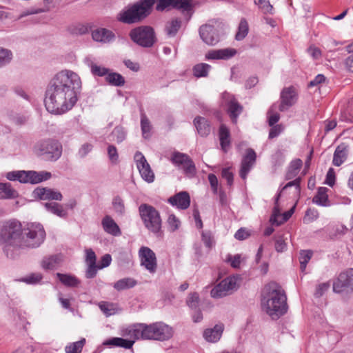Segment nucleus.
<instances>
[{"mask_svg":"<svg viewBox=\"0 0 353 353\" xmlns=\"http://www.w3.org/2000/svg\"><path fill=\"white\" fill-rule=\"evenodd\" d=\"M81 88L79 76L72 70L58 72L50 81L44 100L46 110L54 114H62L72 109L77 101Z\"/></svg>","mask_w":353,"mask_h":353,"instance_id":"obj_1","label":"nucleus"},{"mask_svg":"<svg viewBox=\"0 0 353 353\" xmlns=\"http://www.w3.org/2000/svg\"><path fill=\"white\" fill-rule=\"evenodd\" d=\"M261 307L272 319H277L287 312V297L283 289L275 283L264 288Z\"/></svg>","mask_w":353,"mask_h":353,"instance_id":"obj_2","label":"nucleus"},{"mask_svg":"<svg viewBox=\"0 0 353 353\" xmlns=\"http://www.w3.org/2000/svg\"><path fill=\"white\" fill-rule=\"evenodd\" d=\"M122 334L134 339L165 341L172 336L173 330L161 322L150 325L135 323L123 330Z\"/></svg>","mask_w":353,"mask_h":353,"instance_id":"obj_3","label":"nucleus"},{"mask_svg":"<svg viewBox=\"0 0 353 353\" xmlns=\"http://www.w3.org/2000/svg\"><path fill=\"white\" fill-rule=\"evenodd\" d=\"M21 232V223L16 219H10L0 223V245L3 246V251L8 256H10L9 250L11 248H19Z\"/></svg>","mask_w":353,"mask_h":353,"instance_id":"obj_4","label":"nucleus"},{"mask_svg":"<svg viewBox=\"0 0 353 353\" xmlns=\"http://www.w3.org/2000/svg\"><path fill=\"white\" fill-rule=\"evenodd\" d=\"M46 232L39 223H28L22 228L19 248H37L45 241Z\"/></svg>","mask_w":353,"mask_h":353,"instance_id":"obj_5","label":"nucleus"},{"mask_svg":"<svg viewBox=\"0 0 353 353\" xmlns=\"http://www.w3.org/2000/svg\"><path fill=\"white\" fill-rule=\"evenodd\" d=\"M156 0H141L139 3L122 10L119 14V20L125 23H133L148 16Z\"/></svg>","mask_w":353,"mask_h":353,"instance_id":"obj_6","label":"nucleus"},{"mask_svg":"<svg viewBox=\"0 0 353 353\" xmlns=\"http://www.w3.org/2000/svg\"><path fill=\"white\" fill-rule=\"evenodd\" d=\"M139 210L145 227L156 236H161L162 221L159 212L148 204H141Z\"/></svg>","mask_w":353,"mask_h":353,"instance_id":"obj_7","label":"nucleus"},{"mask_svg":"<svg viewBox=\"0 0 353 353\" xmlns=\"http://www.w3.org/2000/svg\"><path fill=\"white\" fill-rule=\"evenodd\" d=\"M35 152L46 160L57 161L62 154V145L59 141L47 139L38 142L34 146Z\"/></svg>","mask_w":353,"mask_h":353,"instance_id":"obj_8","label":"nucleus"},{"mask_svg":"<svg viewBox=\"0 0 353 353\" xmlns=\"http://www.w3.org/2000/svg\"><path fill=\"white\" fill-rule=\"evenodd\" d=\"M51 173L46 171H12L6 174V178L10 181H18L23 183L36 184L48 180L51 178Z\"/></svg>","mask_w":353,"mask_h":353,"instance_id":"obj_9","label":"nucleus"},{"mask_svg":"<svg viewBox=\"0 0 353 353\" xmlns=\"http://www.w3.org/2000/svg\"><path fill=\"white\" fill-rule=\"evenodd\" d=\"M240 283V276L232 275L228 276L211 290L210 295L214 299H220L229 296L239 289Z\"/></svg>","mask_w":353,"mask_h":353,"instance_id":"obj_10","label":"nucleus"},{"mask_svg":"<svg viewBox=\"0 0 353 353\" xmlns=\"http://www.w3.org/2000/svg\"><path fill=\"white\" fill-rule=\"evenodd\" d=\"M130 37L134 43L144 48L151 47L155 41L154 30L148 26H140L132 29L130 32Z\"/></svg>","mask_w":353,"mask_h":353,"instance_id":"obj_11","label":"nucleus"},{"mask_svg":"<svg viewBox=\"0 0 353 353\" xmlns=\"http://www.w3.org/2000/svg\"><path fill=\"white\" fill-rule=\"evenodd\" d=\"M333 291L339 294L353 292V268L341 272L333 283Z\"/></svg>","mask_w":353,"mask_h":353,"instance_id":"obj_12","label":"nucleus"},{"mask_svg":"<svg viewBox=\"0 0 353 353\" xmlns=\"http://www.w3.org/2000/svg\"><path fill=\"white\" fill-rule=\"evenodd\" d=\"M171 161L175 165L182 169L187 176L192 177L195 175V165L187 154L181 152H174L172 154Z\"/></svg>","mask_w":353,"mask_h":353,"instance_id":"obj_13","label":"nucleus"},{"mask_svg":"<svg viewBox=\"0 0 353 353\" xmlns=\"http://www.w3.org/2000/svg\"><path fill=\"white\" fill-rule=\"evenodd\" d=\"M139 257L142 267L150 273L154 274L157 271V261L155 253L148 247L143 246L139 250Z\"/></svg>","mask_w":353,"mask_h":353,"instance_id":"obj_14","label":"nucleus"},{"mask_svg":"<svg viewBox=\"0 0 353 353\" xmlns=\"http://www.w3.org/2000/svg\"><path fill=\"white\" fill-rule=\"evenodd\" d=\"M134 159L141 178L148 183L153 182L154 174L143 154L141 152H137Z\"/></svg>","mask_w":353,"mask_h":353,"instance_id":"obj_15","label":"nucleus"},{"mask_svg":"<svg viewBox=\"0 0 353 353\" xmlns=\"http://www.w3.org/2000/svg\"><path fill=\"white\" fill-rule=\"evenodd\" d=\"M192 1L193 0H159L157 4L156 9L158 11H163L165 8L172 6L190 12L192 8Z\"/></svg>","mask_w":353,"mask_h":353,"instance_id":"obj_16","label":"nucleus"},{"mask_svg":"<svg viewBox=\"0 0 353 353\" xmlns=\"http://www.w3.org/2000/svg\"><path fill=\"white\" fill-rule=\"evenodd\" d=\"M199 35L202 41L208 46H215L220 41L219 35L214 26L205 24L199 28Z\"/></svg>","mask_w":353,"mask_h":353,"instance_id":"obj_17","label":"nucleus"},{"mask_svg":"<svg viewBox=\"0 0 353 353\" xmlns=\"http://www.w3.org/2000/svg\"><path fill=\"white\" fill-rule=\"evenodd\" d=\"M296 101V94L295 90L292 88H284L281 93V104L279 109L283 112L292 106Z\"/></svg>","mask_w":353,"mask_h":353,"instance_id":"obj_18","label":"nucleus"},{"mask_svg":"<svg viewBox=\"0 0 353 353\" xmlns=\"http://www.w3.org/2000/svg\"><path fill=\"white\" fill-rule=\"evenodd\" d=\"M256 157V153L252 149L249 148L246 150V154L242 159L241 166L239 172L240 176L243 179H246L248 174L254 165Z\"/></svg>","mask_w":353,"mask_h":353,"instance_id":"obj_19","label":"nucleus"},{"mask_svg":"<svg viewBox=\"0 0 353 353\" xmlns=\"http://www.w3.org/2000/svg\"><path fill=\"white\" fill-rule=\"evenodd\" d=\"M34 198L41 200H55L61 201L63 196L59 191H56L48 188H37L33 191Z\"/></svg>","mask_w":353,"mask_h":353,"instance_id":"obj_20","label":"nucleus"},{"mask_svg":"<svg viewBox=\"0 0 353 353\" xmlns=\"http://www.w3.org/2000/svg\"><path fill=\"white\" fill-rule=\"evenodd\" d=\"M236 50L233 48H223L209 50L205 55L206 60H227L234 57Z\"/></svg>","mask_w":353,"mask_h":353,"instance_id":"obj_21","label":"nucleus"},{"mask_svg":"<svg viewBox=\"0 0 353 353\" xmlns=\"http://www.w3.org/2000/svg\"><path fill=\"white\" fill-rule=\"evenodd\" d=\"M92 37L97 42L107 43L115 39V34L108 29L99 28L92 31Z\"/></svg>","mask_w":353,"mask_h":353,"instance_id":"obj_22","label":"nucleus"},{"mask_svg":"<svg viewBox=\"0 0 353 353\" xmlns=\"http://www.w3.org/2000/svg\"><path fill=\"white\" fill-rule=\"evenodd\" d=\"M168 202L179 209L185 210L190 206V198L187 192H180L174 196L170 197Z\"/></svg>","mask_w":353,"mask_h":353,"instance_id":"obj_23","label":"nucleus"},{"mask_svg":"<svg viewBox=\"0 0 353 353\" xmlns=\"http://www.w3.org/2000/svg\"><path fill=\"white\" fill-rule=\"evenodd\" d=\"M223 329V324H216L213 328L206 329L203 332V337L208 342L216 343L221 339Z\"/></svg>","mask_w":353,"mask_h":353,"instance_id":"obj_24","label":"nucleus"},{"mask_svg":"<svg viewBox=\"0 0 353 353\" xmlns=\"http://www.w3.org/2000/svg\"><path fill=\"white\" fill-rule=\"evenodd\" d=\"M84 63L90 68L91 73L94 76L106 77L110 71V69L95 63L93 58L91 57H85L84 59Z\"/></svg>","mask_w":353,"mask_h":353,"instance_id":"obj_25","label":"nucleus"},{"mask_svg":"<svg viewBox=\"0 0 353 353\" xmlns=\"http://www.w3.org/2000/svg\"><path fill=\"white\" fill-rule=\"evenodd\" d=\"M348 155V147L345 143L338 145L334 151L332 163L335 166H340Z\"/></svg>","mask_w":353,"mask_h":353,"instance_id":"obj_26","label":"nucleus"},{"mask_svg":"<svg viewBox=\"0 0 353 353\" xmlns=\"http://www.w3.org/2000/svg\"><path fill=\"white\" fill-rule=\"evenodd\" d=\"M103 230L114 236H119L121 234V230L116 223V222L113 220L112 217L110 216H105L101 222Z\"/></svg>","mask_w":353,"mask_h":353,"instance_id":"obj_27","label":"nucleus"},{"mask_svg":"<svg viewBox=\"0 0 353 353\" xmlns=\"http://www.w3.org/2000/svg\"><path fill=\"white\" fill-rule=\"evenodd\" d=\"M128 339H124L123 338L114 337L108 341H105L103 344L105 345H112L124 347L125 349H130L132 347L137 339L128 336Z\"/></svg>","mask_w":353,"mask_h":353,"instance_id":"obj_28","label":"nucleus"},{"mask_svg":"<svg viewBox=\"0 0 353 353\" xmlns=\"http://www.w3.org/2000/svg\"><path fill=\"white\" fill-rule=\"evenodd\" d=\"M328 189L325 187H320L316 194L314 196L312 201L316 205L327 207L330 205L327 192Z\"/></svg>","mask_w":353,"mask_h":353,"instance_id":"obj_29","label":"nucleus"},{"mask_svg":"<svg viewBox=\"0 0 353 353\" xmlns=\"http://www.w3.org/2000/svg\"><path fill=\"white\" fill-rule=\"evenodd\" d=\"M194 123L198 133L201 136L205 137L210 134V126L208 121L205 118L197 117L194 119Z\"/></svg>","mask_w":353,"mask_h":353,"instance_id":"obj_30","label":"nucleus"},{"mask_svg":"<svg viewBox=\"0 0 353 353\" xmlns=\"http://www.w3.org/2000/svg\"><path fill=\"white\" fill-rule=\"evenodd\" d=\"M44 206L49 212L60 218H65L68 215L67 211L58 203H46Z\"/></svg>","mask_w":353,"mask_h":353,"instance_id":"obj_31","label":"nucleus"},{"mask_svg":"<svg viewBox=\"0 0 353 353\" xmlns=\"http://www.w3.org/2000/svg\"><path fill=\"white\" fill-rule=\"evenodd\" d=\"M219 139L222 150L226 152L230 145V132L228 128L223 124L219 128Z\"/></svg>","mask_w":353,"mask_h":353,"instance_id":"obj_32","label":"nucleus"},{"mask_svg":"<svg viewBox=\"0 0 353 353\" xmlns=\"http://www.w3.org/2000/svg\"><path fill=\"white\" fill-rule=\"evenodd\" d=\"M61 261V256L59 255L45 257L41 261V267L45 270H54L60 264Z\"/></svg>","mask_w":353,"mask_h":353,"instance_id":"obj_33","label":"nucleus"},{"mask_svg":"<svg viewBox=\"0 0 353 353\" xmlns=\"http://www.w3.org/2000/svg\"><path fill=\"white\" fill-rule=\"evenodd\" d=\"M0 193L2 199H11L18 197L19 194L8 183H0Z\"/></svg>","mask_w":353,"mask_h":353,"instance_id":"obj_34","label":"nucleus"},{"mask_svg":"<svg viewBox=\"0 0 353 353\" xmlns=\"http://www.w3.org/2000/svg\"><path fill=\"white\" fill-rule=\"evenodd\" d=\"M242 106L236 101L235 99L231 98L228 102V112L233 122L236 121L238 116L241 113Z\"/></svg>","mask_w":353,"mask_h":353,"instance_id":"obj_35","label":"nucleus"},{"mask_svg":"<svg viewBox=\"0 0 353 353\" xmlns=\"http://www.w3.org/2000/svg\"><path fill=\"white\" fill-rule=\"evenodd\" d=\"M56 275L59 280L68 287H77L80 283L76 276L71 274L57 273Z\"/></svg>","mask_w":353,"mask_h":353,"instance_id":"obj_36","label":"nucleus"},{"mask_svg":"<svg viewBox=\"0 0 353 353\" xmlns=\"http://www.w3.org/2000/svg\"><path fill=\"white\" fill-rule=\"evenodd\" d=\"M106 81L114 86H123L125 84V79L123 76L119 73L108 72L105 77Z\"/></svg>","mask_w":353,"mask_h":353,"instance_id":"obj_37","label":"nucleus"},{"mask_svg":"<svg viewBox=\"0 0 353 353\" xmlns=\"http://www.w3.org/2000/svg\"><path fill=\"white\" fill-rule=\"evenodd\" d=\"M137 285V281L132 278H124L117 281L114 284V288L118 290L121 291L123 290L132 288Z\"/></svg>","mask_w":353,"mask_h":353,"instance_id":"obj_38","label":"nucleus"},{"mask_svg":"<svg viewBox=\"0 0 353 353\" xmlns=\"http://www.w3.org/2000/svg\"><path fill=\"white\" fill-rule=\"evenodd\" d=\"M210 68L211 66L209 64L204 63H198L192 68L193 74L197 78L206 77Z\"/></svg>","mask_w":353,"mask_h":353,"instance_id":"obj_39","label":"nucleus"},{"mask_svg":"<svg viewBox=\"0 0 353 353\" xmlns=\"http://www.w3.org/2000/svg\"><path fill=\"white\" fill-rule=\"evenodd\" d=\"M303 162L300 159H296L293 160L288 168V171L286 174V177L288 179H290L294 177L299 172Z\"/></svg>","mask_w":353,"mask_h":353,"instance_id":"obj_40","label":"nucleus"},{"mask_svg":"<svg viewBox=\"0 0 353 353\" xmlns=\"http://www.w3.org/2000/svg\"><path fill=\"white\" fill-rule=\"evenodd\" d=\"M85 343V339H81L79 341L70 343L65 347L66 353H81Z\"/></svg>","mask_w":353,"mask_h":353,"instance_id":"obj_41","label":"nucleus"},{"mask_svg":"<svg viewBox=\"0 0 353 353\" xmlns=\"http://www.w3.org/2000/svg\"><path fill=\"white\" fill-rule=\"evenodd\" d=\"M141 127L143 137L145 139L149 138L151 135L152 125L144 113L141 115Z\"/></svg>","mask_w":353,"mask_h":353,"instance_id":"obj_42","label":"nucleus"},{"mask_svg":"<svg viewBox=\"0 0 353 353\" xmlns=\"http://www.w3.org/2000/svg\"><path fill=\"white\" fill-rule=\"evenodd\" d=\"M280 196H281V193L278 194V195L276 197L275 203H274L275 205L274 207L272 214L270 219V222L272 225H279L282 224V221H280V219H279L282 215L280 213V210H279V205H278V201H279Z\"/></svg>","mask_w":353,"mask_h":353,"instance_id":"obj_43","label":"nucleus"},{"mask_svg":"<svg viewBox=\"0 0 353 353\" xmlns=\"http://www.w3.org/2000/svg\"><path fill=\"white\" fill-rule=\"evenodd\" d=\"M125 137L126 132L124 129L121 126H117L110 134V140L120 143L125 139Z\"/></svg>","mask_w":353,"mask_h":353,"instance_id":"obj_44","label":"nucleus"},{"mask_svg":"<svg viewBox=\"0 0 353 353\" xmlns=\"http://www.w3.org/2000/svg\"><path fill=\"white\" fill-rule=\"evenodd\" d=\"M12 52L11 50L3 48H0V68H2L10 63L12 59Z\"/></svg>","mask_w":353,"mask_h":353,"instance_id":"obj_45","label":"nucleus"},{"mask_svg":"<svg viewBox=\"0 0 353 353\" xmlns=\"http://www.w3.org/2000/svg\"><path fill=\"white\" fill-rule=\"evenodd\" d=\"M181 21L178 19H172L166 26V32L169 37H174L181 28Z\"/></svg>","mask_w":353,"mask_h":353,"instance_id":"obj_46","label":"nucleus"},{"mask_svg":"<svg viewBox=\"0 0 353 353\" xmlns=\"http://www.w3.org/2000/svg\"><path fill=\"white\" fill-rule=\"evenodd\" d=\"M101 310L107 316H111L116 314L117 309V306L112 303L101 302L99 304Z\"/></svg>","mask_w":353,"mask_h":353,"instance_id":"obj_47","label":"nucleus"},{"mask_svg":"<svg viewBox=\"0 0 353 353\" xmlns=\"http://www.w3.org/2000/svg\"><path fill=\"white\" fill-rule=\"evenodd\" d=\"M312 256V252L310 250H302L300 253L299 262L300 268L302 272L306 269V265Z\"/></svg>","mask_w":353,"mask_h":353,"instance_id":"obj_48","label":"nucleus"},{"mask_svg":"<svg viewBox=\"0 0 353 353\" xmlns=\"http://www.w3.org/2000/svg\"><path fill=\"white\" fill-rule=\"evenodd\" d=\"M248 33V24L245 19H241L239 26V30L236 34L238 41L243 39Z\"/></svg>","mask_w":353,"mask_h":353,"instance_id":"obj_49","label":"nucleus"},{"mask_svg":"<svg viewBox=\"0 0 353 353\" xmlns=\"http://www.w3.org/2000/svg\"><path fill=\"white\" fill-rule=\"evenodd\" d=\"M167 223L168 225V230L172 232L177 230L181 225L179 219L173 214L168 216Z\"/></svg>","mask_w":353,"mask_h":353,"instance_id":"obj_50","label":"nucleus"},{"mask_svg":"<svg viewBox=\"0 0 353 353\" xmlns=\"http://www.w3.org/2000/svg\"><path fill=\"white\" fill-rule=\"evenodd\" d=\"M42 278L41 273L35 272L23 277L21 281L28 284H37L41 281Z\"/></svg>","mask_w":353,"mask_h":353,"instance_id":"obj_51","label":"nucleus"},{"mask_svg":"<svg viewBox=\"0 0 353 353\" xmlns=\"http://www.w3.org/2000/svg\"><path fill=\"white\" fill-rule=\"evenodd\" d=\"M275 105H272L268 112V121L270 126L275 125L280 119V115L278 112L274 111Z\"/></svg>","mask_w":353,"mask_h":353,"instance_id":"obj_52","label":"nucleus"},{"mask_svg":"<svg viewBox=\"0 0 353 353\" xmlns=\"http://www.w3.org/2000/svg\"><path fill=\"white\" fill-rule=\"evenodd\" d=\"M114 210L119 214H123L125 212L123 201L119 196H116L112 200Z\"/></svg>","mask_w":353,"mask_h":353,"instance_id":"obj_53","label":"nucleus"},{"mask_svg":"<svg viewBox=\"0 0 353 353\" xmlns=\"http://www.w3.org/2000/svg\"><path fill=\"white\" fill-rule=\"evenodd\" d=\"M330 284L329 282L322 283L316 285L314 292V296L316 298L322 296L330 288Z\"/></svg>","mask_w":353,"mask_h":353,"instance_id":"obj_54","label":"nucleus"},{"mask_svg":"<svg viewBox=\"0 0 353 353\" xmlns=\"http://www.w3.org/2000/svg\"><path fill=\"white\" fill-rule=\"evenodd\" d=\"M319 218V212L315 209H308L303 218L304 223H308L316 220Z\"/></svg>","mask_w":353,"mask_h":353,"instance_id":"obj_55","label":"nucleus"},{"mask_svg":"<svg viewBox=\"0 0 353 353\" xmlns=\"http://www.w3.org/2000/svg\"><path fill=\"white\" fill-rule=\"evenodd\" d=\"M258 5L259 9L264 14H272L273 7L268 0H259Z\"/></svg>","mask_w":353,"mask_h":353,"instance_id":"obj_56","label":"nucleus"},{"mask_svg":"<svg viewBox=\"0 0 353 353\" xmlns=\"http://www.w3.org/2000/svg\"><path fill=\"white\" fill-rule=\"evenodd\" d=\"M108 154L110 161L114 163L117 164L119 161V154L117 152V150L115 146L112 145H110L108 147Z\"/></svg>","mask_w":353,"mask_h":353,"instance_id":"obj_57","label":"nucleus"},{"mask_svg":"<svg viewBox=\"0 0 353 353\" xmlns=\"http://www.w3.org/2000/svg\"><path fill=\"white\" fill-rule=\"evenodd\" d=\"M208 178L213 193L217 194L219 192V181L217 177L214 174H210Z\"/></svg>","mask_w":353,"mask_h":353,"instance_id":"obj_58","label":"nucleus"},{"mask_svg":"<svg viewBox=\"0 0 353 353\" xmlns=\"http://www.w3.org/2000/svg\"><path fill=\"white\" fill-rule=\"evenodd\" d=\"M199 297L197 293H192L189 295L187 299L188 305L194 309L196 308L199 304Z\"/></svg>","mask_w":353,"mask_h":353,"instance_id":"obj_59","label":"nucleus"},{"mask_svg":"<svg viewBox=\"0 0 353 353\" xmlns=\"http://www.w3.org/2000/svg\"><path fill=\"white\" fill-rule=\"evenodd\" d=\"M271 129L269 132V138L273 139L278 137L283 130V127L281 124L274 125L271 126Z\"/></svg>","mask_w":353,"mask_h":353,"instance_id":"obj_60","label":"nucleus"},{"mask_svg":"<svg viewBox=\"0 0 353 353\" xmlns=\"http://www.w3.org/2000/svg\"><path fill=\"white\" fill-rule=\"evenodd\" d=\"M287 245L283 236H279L276 239L275 249L279 252H282L286 249Z\"/></svg>","mask_w":353,"mask_h":353,"instance_id":"obj_61","label":"nucleus"},{"mask_svg":"<svg viewBox=\"0 0 353 353\" xmlns=\"http://www.w3.org/2000/svg\"><path fill=\"white\" fill-rule=\"evenodd\" d=\"M92 150V145L90 143H84L79 148L78 155L81 158H84Z\"/></svg>","mask_w":353,"mask_h":353,"instance_id":"obj_62","label":"nucleus"},{"mask_svg":"<svg viewBox=\"0 0 353 353\" xmlns=\"http://www.w3.org/2000/svg\"><path fill=\"white\" fill-rule=\"evenodd\" d=\"M307 52L314 59H319L321 57V50L314 46H311L307 48Z\"/></svg>","mask_w":353,"mask_h":353,"instance_id":"obj_63","label":"nucleus"},{"mask_svg":"<svg viewBox=\"0 0 353 353\" xmlns=\"http://www.w3.org/2000/svg\"><path fill=\"white\" fill-rule=\"evenodd\" d=\"M221 175L223 178L227 180L229 185L233 183V174L229 168H223L221 172Z\"/></svg>","mask_w":353,"mask_h":353,"instance_id":"obj_64","label":"nucleus"}]
</instances>
